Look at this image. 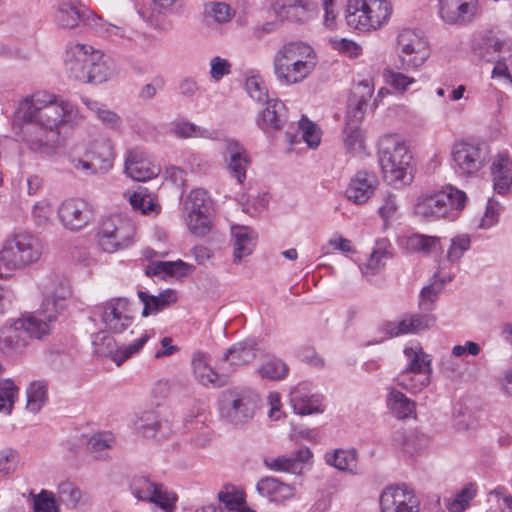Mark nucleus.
<instances>
[{"mask_svg":"<svg viewBox=\"0 0 512 512\" xmlns=\"http://www.w3.org/2000/svg\"><path fill=\"white\" fill-rule=\"evenodd\" d=\"M75 119L76 110L71 102L46 91L23 99L14 115V122L21 125L24 145L42 158L57 154L61 128Z\"/></svg>","mask_w":512,"mask_h":512,"instance_id":"nucleus-1","label":"nucleus"},{"mask_svg":"<svg viewBox=\"0 0 512 512\" xmlns=\"http://www.w3.org/2000/svg\"><path fill=\"white\" fill-rule=\"evenodd\" d=\"M125 172L133 180L145 182L157 177L161 167L148 158L143 151L130 149L125 156Z\"/></svg>","mask_w":512,"mask_h":512,"instance_id":"nucleus-23","label":"nucleus"},{"mask_svg":"<svg viewBox=\"0 0 512 512\" xmlns=\"http://www.w3.org/2000/svg\"><path fill=\"white\" fill-rule=\"evenodd\" d=\"M480 13L479 0H440L439 16L449 25L470 24Z\"/></svg>","mask_w":512,"mask_h":512,"instance_id":"nucleus-19","label":"nucleus"},{"mask_svg":"<svg viewBox=\"0 0 512 512\" xmlns=\"http://www.w3.org/2000/svg\"><path fill=\"white\" fill-rule=\"evenodd\" d=\"M83 103L87 109L106 127L110 129H119L122 121L120 116L109 109L106 104L97 100L84 98Z\"/></svg>","mask_w":512,"mask_h":512,"instance_id":"nucleus-42","label":"nucleus"},{"mask_svg":"<svg viewBox=\"0 0 512 512\" xmlns=\"http://www.w3.org/2000/svg\"><path fill=\"white\" fill-rule=\"evenodd\" d=\"M288 372L287 364L275 356H267L257 368L260 378L271 381L284 379Z\"/></svg>","mask_w":512,"mask_h":512,"instance_id":"nucleus-46","label":"nucleus"},{"mask_svg":"<svg viewBox=\"0 0 512 512\" xmlns=\"http://www.w3.org/2000/svg\"><path fill=\"white\" fill-rule=\"evenodd\" d=\"M412 155L397 135H387L379 143V163L384 180L396 188L413 180Z\"/></svg>","mask_w":512,"mask_h":512,"instance_id":"nucleus-3","label":"nucleus"},{"mask_svg":"<svg viewBox=\"0 0 512 512\" xmlns=\"http://www.w3.org/2000/svg\"><path fill=\"white\" fill-rule=\"evenodd\" d=\"M290 403L293 411L302 416L324 412L323 397L312 393L305 385H298L291 391Z\"/></svg>","mask_w":512,"mask_h":512,"instance_id":"nucleus-28","label":"nucleus"},{"mask_svg":"<svg viewBox=\"0 0 512 512\" xmlns=\"http://www.w3.org/2000/svg\"><path fill=\"white\" fill-rule=\"evenodd\" d=\"M134 234L135 227L129 218L113 214L101 220L97 237L101 249L112 253L130 245Z\"/></svg>","mask_w":512,"mask_h":512,"instance_id":"nucleus-8","label":"nucleus"},{"mask_svg":"<svg viewBox=\"0 0 512 512\" xmlns=\"http://www.w3.org/2000/svg\"><path fill=\"white\" fill-rule=\"evenodd\" d=\"M494 189L499 194L512 190V159L506 152L498 153L491 165Z\"/></svg>","mask_w":512,"mask_h":512,"instance_id":"nucleus-33","label":"nucleus"},{"mask_svg":"<svg viewBox=\"0 0 512 512\" xmlns=\"http://www.w3.org/2000/svg\"><path fill=\"white\" fill-rule=\"evenodd\" d=\"M368 31L376 30L388 22L392 6L388 0H366Z\"/></svg>","mask_w":512,"mask_h":512,"instance_id":"nucleus-38","label":"nucleus"},{"mask_svg":"<svg viewBox=\"0 0 512 512\" xmlns=\"http://www.w3.org/2000/svg\"><path fill=\"white\" fill-rule=\"evenodd\" d=\"M381 512H420V500L406 485H390L379 497Z\"/></svg>","mask_w":512,"mask_h":512,"instance_id":"nucleus-17","label":"nucleus"},{"mask_svg":"<svg viewBox=\"0 0 512 512\" xmlns=\"http://www.w3.org/2000/svg\"><path fill=\"white\" fill-rule=\"evenodd\" d=\"M115 439L110 432H99L92 435L88 441V448L93 453H101L112 447Z\"/></svg>","mask_w":512,"mask_h":512,"instance_id":"nucleus-63","label":"nucleus"},{"mask_svg":"<svg viewBox=\"0 0 512 512\" xmlns=\"http://www.w3.org/2000/svg\"><path fill=\"white\" fill-rule=\"evenodd\" d=\"M54 208L53 203L48 198H42L36 201L31 208V218L37 227H45L51 223Z\"/></svg>","mask_w":512,"mask_h":512,"instance_id":"nucleus-53","label":"nucleus"},{"mask_svg":"<svg viewBox=\"0 0 512 512\" xmlns=\"http://www.w3.org/2000/svg\"><path fill=\"white\" fill-rule=\"evenodd\" d=\"M128 199L132 208L142 214H158L160 212V206L155 198L147 193L146 189L139 188L137 191L130 193Z\"/></svg>","mask_w":512,"mask_h":512,"instance_id":"nucleus-49","label":"nucleus"},{"mask_svg":"<svg viewBox=\"0 0 512 512\" xmlns=\"http://www.w3.org/2000/svg\"><path fill=\"white\" fill-rule=\"evenodd\" d=\"M101 51L92 46L75 43L68 47L65 60L69 76L77 81L85 79L87 70L93 65V61L100 59Z\"/></svg>","mask_w":512,"mask_h":512,"instance_id":"nucleus-20","label":"nucleus"},{"mask_svg":"<svg viewBox=\"0 0 512 512\" xmlns=\"http://www.w3.org/2000/svg\"><path fill=\"white\" fill-rule=\"evenodd\" d=\"M435 322L432 315L414 314L395 321H388L383 324L384 333L390 337H398L405 334L419 333L430 328Z\"/></svg>","mask_w":512,"mask_h":512,"instance_id":"nucleus-27","label":"nucleus"},{"mask_svg":"<svg viewBox=\"0 0 512 512\" xmlns=\"http://www.w3.org/2000/svg\"><path fill=\"white\" fill-rule=\"evenodd\" d=\"M133 423L135 429L147 438L163 440L172 433L170 422L154 411L141 412L136 415Z\"/></svg>","mask_w":512,"mask_h":512,"instance_id":"nucleus-26","label":"nucleus"},{"mask_svg":"<svg viewBox=\"0 0 512 512\" xmlns=\"http://www.w3.org/2000/svg\"><path fill=\"white\" fill-rule=\"evenodd\" d=\"M325 461L328 465L338 470L346 471L353 475L359 473L357 453L355 450L337 449L332 453H327L325 455Z\"/></svg>","mask_w":512,"mask_h":512,"instance_id":"nucleus-41","label":"nucleus"},{"mask_svg":"<svg viewBox=\"0 0 512 512\" xmlns=\"http://www.w3.org/2000/svg\"><path fill=\"white\" fill-rule=\"evenodd\" d=\"M259 351L257 340L249 338L233 344L223 354L222 360L228 364L230 369L236 370L254 361Z\"/></svg>","mask_w":512,"mask_h":512,"instance_id":"nucleus-30","label":"nucleus"},{"mask_svg":"<svg viewBox=\"0 0 512 512\" xmlns=\"http://www.w3.org/2000/svg\"><path fill=\"white\" fill-rule=\"evenodd\" d=\"M222 155L230 176L235 178L239 184H243L246 180L247 169L251 164L250 155L245 147L235 139H225Z\"/></svg>","mask_w":512,"mask_h":512,"instance_id":"nucleus-21","label":"nucleus"},{"mask_svg":"<svg viewBox=\"0 0 512 512\" xmlns=\"http://www.w3.org/2000/svg\"><path fill=\"white\" fill-rule=\"evenodd\" d=\"M466 200L463 191L447 185L441 190L420 194L414 204V213L425 221L454 218L465 207Z\"/></svg>","mask_w":512,"mask_h":512,"instance_id":"nucleus-4","label":"nucleus"},{"mask_svg":"<svg viewBox=\"0 0 512 512\" xmlns=\"http://www.w3.org/2000/svg\"><path fill=\"white\" fill-rule=\"evenodd\" d=\"M268 4L281 21H304L316 8L312 0H268Z\"/></svg>","mask_w":512,"mask_h":512,"instance_id":"nucleus-24","label":"nucleus"},{"mask_svg":"<svg viewBox=\"0 0 512 512\" xmlns=\"http://www.w3.org/2000/svg\"><path fill=\"white\" fill-rule=\"evenodd\" d=\"M58 218L64 228L79 231L94 220L92 207L83 199L68 198L57 209Z\"/></svg>","mask_w":512,"mask_h":512,"instance_id":"nucleus-18","label":"nucleus"},{"mask_svg":"<svg viewBox=\"0 0 512 512\" xmlns=\"http://www.w3.org/2000/svg\"><path fill=\"white\" fill-rule=\"evenodd\" d=\"M138 296L144 304L142 315L145 317L149 314L159 312L170 303L176 301V295L171 290L162 292L158 296H150L145 292L139 291Z\"/></svg>","mask_w":512,"mask_h":512,"instance_id":"nucleus-48","label":"nucleus"},{"mask_svg":"<svg viewBox=\"0 0 512 512\" xmlns=\"http://www.w3.org/2000/svg\"><path fill=\"white\" fill-rule=\"evenodd\" d=\"M479 55L485 61L494 63L493 77H511L507 59L512 55V40L494 35L486 36Z\"/></svg>","mask_w":512,"mask_h":512,"instance_id":"nucleus-16","label":"nucleus"},{"mask_svg":"<svg viewBox=\"0 0 512 512\" xmlns=\"http://www.w3.org/2000/svg\"><path fill=\"white\" fill-rule=\"evenodd\" d=\"M132 494L139 501H147L153 503L157 512H174L177 497L174 493L162 485L150 481L146 477H134L130 484Z\"/></svg>","mask_w":512,"mask_h":512,"instance_id":"nucleus-15","label":"nucleus"},{"mask_svg":"<svg viewBox=\"0 0 512 512\" xmlns=\"http://www.w3.org/2000/svg\"><path fill=\"white\" fill-rule=\"evenodd\" d=\"M256 490L262 497L276 504H284L293 499L296 494L295 486L274 477L260 479L257 482Z\"/></svg>","mask_w":512,"mask_h":512,"instance_id":"nucleus-31","label":"nucleus"},{"mask_svg":"<svg viewBox=\"0 0 512 512\" xmlns=\"http://www.w3.org/2000/svg\"><path fill=\"white\" fill-rule=\"evenodd\" d=\"M234 263H240L244 257L249 256L256 245L257 234L251 228L242 225L233 226Z\"/></svg>","mask_w":512,"mask_h":512,"instance_id":"nucleus-35","label":"nucleus"},{"mask_svg":"<svg viewBox=\"0 0 512 512\" xmlns=\"http://www.w3.org/2000/svg\"><path fill=\"white\" fill-rule=\"evenodd\" d=\"M18 388L10 379L0 382V411L10 414L18 396Z\"/></svg>","mask_w":512,"mask_h":512,"instance_id":"nucleus-57","label":"nucleus"},{"mask_svg":"<svg viewBox=\"0 0 512 512\" xmlns=\"http://www.w3.org/2000/svg\"><path fill=\"white\" fill-rule=\"evenodd\" d=\"M403 352L407 360L403 371H432L431 358L424 352L420 344L406 346Z\"/></svg>","mask_w":512,"mask_h":512,"instance_id":"nucleus-43","label":"nucleus"},{"mask_svg":"<svg viewBox=\"0 0 512 512\" xmlns=\"http://www.w3.org/2000/svg\"><path fill=\"white\" fill-rule=\"evenodd\" d=\"M42 294L40 309L33 314L40 315L51 326L71 295L70 283L63 275H50L42 283Z\"/></svg>","mask_w":512,"mask_h":512,"instance_id":"nucleus-11","label":"nucleus"},{"mask_svg":"<svg viewBox=\"0 0 512 512\" xmlns=\"http://www.w3.org/2000/svg\"><path fill=\"white\" fill-rule=\"evenodd\" d=\"M317 56L315 50L302 41H291L281 46L273 57L276 79L283 85L303 82L315 70Z\"/></svg>","mask_w":512,"mask_h":512,"instance_id":"nucleus-2","label":"nucleus"},{"mask_svg":"<svg viewBox=\"0 0 512 512\" xmlns=\"http://www.w3.org/2000/svg\"><path fill=\"white\" fill-rule=\"evenodd\" d=\"M94 315L99 317L105 330L113 334H121L133 323L132 309L126 298H113L94 308Z\"/></svg>","mask_w":512,"mask_h":512,"instance_id":"nucleus-14","label":"nucleus"},{"mask_svg":"<svg viewBox=\"0 0 512 512\" xmlns=\"http://www.w3.org/2000/svg\"><path fill=\"white\" fill-rule=\"evenodd\" d=\"M244 86L249 96L257 102L266 103L270 100L266 83L260 75L247 77Z\"/></svg>","mask_w":512,"mask_h":512,"instance_id":"nucleus-56","label":"nucleus"},{"mask_svg":"<svg viewBox=\"0 0 512 512\" xmlns=\"http://www.w3.org/2000/svg\"><path fill=\"white\" fill-rule=\"evenodd\" d=\"M477 495V485L474 483L465 484L454 497L446 500V508L450 512H463L469 506L470 502Z\"/></svg>","mask_w":512,"mask_h":512,"instance_id":"nucleus-50","label":"nucleus"},{"mask_svg":"<svg viewBox=\"0 0 512 512\" xmlns=\"http://www.w3.org/2000/svg\"><path fill=\"white\" fill-rule=\"evenodd\" d=\"M400 69L417 70L430 56L428 41L420 30L404 28L397 36Z\"/></svg>","mask_w":512,"mask_h":512,"instance_id":"nucleus-10","label":"nucleus"},{"mask_svg":"<svg viewBox=\"0 0 512 512\" xmlns=\"http://www.w3.org/2000/svg\"><path fill=\"white\" fill-rule=\"evenodd\" d=\"M299 129L301 130V139L304 140L310 148H315L320 143V134L314 123L306 117H302L299 121Z\"/></svg>","mask_w":512,"mask_h":512,"instance_id":"nucleus-60","label":"nucleus"},{"mask_svg":"<svg viewBox=\"0 0 512 512\" xmlns=\"http://www.w3.org/2000/svg\"><path fill=\"white\" fill-rule=\"evenodd\" d=\"M149 338L150 335L147 332H142L132 343L117 347L114 338L107 330H104L94 335L92 344L97 355L108 357L119 366L133 355L138 354Z\"/></svg>","mask_w":512,"mask_h":512,"instance_id":"nucleus-13","label":"nucleus"},{"mask_svg":"<svg viewBox=\"0 0 512 512\" xmlns=\"http://www.w3.org/2000/svg\"><path fill=\"white\" fill-rule=\"evenodd\" d=\"M432 371H401L395 381L403 389L410 393H418L430 383Z\"/></svg>","mask_w":512,"mask_h":512,"instance_id":"nucleus-40","label":"nucleus"},{"mask_svg":"<svg viewBox=\"0 0 512 512\" xmlns=\"http://www.w3.org/2000/svg\"><path fill=\"white\" fill-rule=\"evenodd\" d=\"M471 240L469 235L460 234L451 239V245L447 251V259L456 262L470 248Z\"/></svg>","mask_w":512,"mask_h":512,"instance_id":"nucleus-59","label":"nucleus"},{"mask_svg":"<svg viewBox=\"0 0 512 512\" xmlns=\"http://www.w3.org/2000/svg\"><path fill=\"white\" fill-rule=\"evenodd\" d=\"M42 252L41 240L31 233L20 232L8 238L0 250V278L38 262Z\"/></svg>","mask_w":512,"mask_h":512,"instance_id":"nucleus-6","label":"nucleus"},{"mask_svg":"<svg viewBox=\"0 0 512 512\" xmlns=\"http://www.w3.org/2000/svg\"><path fill=\"white\" fill-rule=\"evenodd\" d=\"M451 277L434 280L430 285L424 287L420 293L419 306L423 310H431L433 303L443 289L446 282L451 281Z\"/></svg>","mask_w":512,"mask_h":512,"instance_id":"nucleus-54","label":"nucleus"},{"mask_svg":"<svg viewBox=\"0 0 512 512\" xmlns=\"http://www.w3.org/2000/svg\"><path fill=\"white\" fill-rule=\"evenodd\" d=\"M258 401V394L250 388L226 389L219 400L220 416L234 425L245 424L253 418Z\"/></svg>","mask_w":512,"mask_h":512,"instance_id":"nucleus-7","label":"nucleus"},{"mask_svg":"<svg viewBox=\"0 0 512 512\" xmlns=\"http://www.w3.org/2000/svg\"><path fill=\"white\" fill-rule=\"evenodd\" d=\"M313 454L309 448H301L290 455L266 458V467L273 471L300 474L305 464L311 462Z\"/></svg>","mask_w":512,"mask_h":512,"instance_id":"nucleus-29","label":"nucleus"},{"mask_svg":"<svg viewBox=\"0 0 512 512\" xmlns=\"http://www.w3.org/2000/svg\"><path fill=\"white\" fill-rule=\"evenodd\" d=\"M26 408L32 413H38L47 400V384L44 381H33L26 390Z\"/></svg>","mask_w":512,"mask_h":512,"instance_id":"nucleus-51","label":"nucleus"},{"mask_svg":"<svg viewBox=\"0 0 512 512\" xmlns=\"http://www.w3.org/2000/svg\"><path fill=\"white\" fill-rule=\"evenodd\" d=\"M344 145L353 155L365 153V141L363 133L355 123H348L344 130Z\"/></svg>","mask_w":512,"mask_h":512,"instance_id":"nucleus-52","label":"nucleus"},{"mask_svg":"<svg viewBox=\"0 0 512 512\" xmlns=\"http://www.w3.org/2000/svg\"><path fill=\"white\" fill-rule=\"evenodd\" d=\"M204 12L207 18L217 24L227 23L234 16L233 10L224 2H209L205 4Z\"/></svg>","mask_w":512,"mask_h":512,"instance_id":"nucleus-55","label":"nucleus"},{"mask_svg":"<svg viewBox=\"0 0 512 512\" xmlns=\"http://www.w3.org/2000/svg\"><path fill=\"white\" fill-rule=\"evenodd\" d=\"M400 246L410 253L431 254L440 249V239L435 236L412 234L402 237Z\"/></svg>","mask_w":512,"mask_h":512,"instance_id":"nucleus-37","label":"nucleus"},{"mask_svg":"<svg viewBox=\"0 0 512 512\" xmlns=\"http://www.w3.org/2000/svg\"><path fill=\"white\" fill-rule=\"evenodd\" d=\"M58 495L61 502L67 506H76L81 498L80 490L70 481H63L58 486Z\"/></svg>","mask_w":512,"mask_h":512,"instance_id":"nucleus-61","label":"nucleus"},{"mask_svg":"<svg viewBox=\"0 0 512 512\" xmlns=\"http://www.w3.org/2000/svg\"><path fill=\"white\" fill-rule=\"evenodd\" d=\"M382 244H384V241L378 243L380 246L373 250L368 262L363 267H361V271L365 277L376 274L380 269L384 267L383 259L387 257V252L385 248L382 247Z\"/></svg>","mask_w":512,"mask_h":512,"instance_id":"nucleus-58","label":"nucleus"},{"mask_svg":"<svg viewBox=\"0 0 512 512\" xmlns=\"http://www.w3.org/2000/svg\"><path fill=\"white\" fill-rule=\"evenodd\" d=\"M193 372L196 379L202 385H216L219 379L217 372L209 365L208 356L202 352H196L192 359Z\"/></svg>","mask_w":512,"mask_h":512,"instance_id":"nucleus-45","label":"nucleus"},{"mask_svg":"<svg viewBox=\"0 0 512 512\" xmlns=\"http://www.w3.org/2000/svg\"><path fill=\"white\" fill-rule=\"evenodd\" d=\"M83 83H96L100 84L112 79L115 75L114 62L101 52V57L93 61V65L87 70Z\"/></svg>","mask_w":512,"mask_h":512,"instance_id":"nucleus-39","label":"nucleus"},{"mask_svg":"<svg viewBox=\"0 0 512 512\" xmlns=\"http://www.w3.org/2000/svg\"><path fill=\"white\" fill-rule=\"evenodd\" d=\"M211 199L206 190L193 189L184 202L186 224L195 236L203 237L211 229Z\"/></svg>","mask_w":512,"mask_h":512,"instance_id":"nucleus-12","label":"nucleus"},{"mask_svg":"<svg viewBox=\"0 0 512 512\" xmlns=\"http://www.w3.org/2000/svg\"><path fill=\"white\" fill-rule=\"evenodd\" d=\"M85 156L91 161H97L100 172H106L112 168L115 159L114 145L110 139L99 138L90 142Z\"/></svg>","mask_w":512,"mask_h":512,"instance_id":"nucleus-34","label":"nucleus"},{"mask_svg":"<svg viewBox=\"0 0 512 512\" xmlns=\"http://www.w3.org/2000/svg\"><path fill=\"white\" fill-rule=\"evenodd\" d=\"M85 8L77 1H60L54 7L53 21L61 29L72 30L82 22Z\"/></svg>","mask_w":512,"mask_h":512,"instance_id":"nucleus-32","label":"nucleus"},{"mask_svg":"<svg viewBox=\"0 0 512 512\" xmlns=\"http://www.w3.org/2000/svg\"><path fill=\"white\" fill-rule=\"evenodd\" d=\"M218 500L229 511L256 512L246 504L243 491L239 490L235 486H225L220 490L218 493Z\"/></svg>","mask_w":512,"mask_h":512,"instance_id":"nucleus-44","label":"nucleus"},{"mask_svg":"<svg viewBox=\"0 0 512 512\" xmlns=\"http://www.w3.org/2000/svg\"><path fill=\"white\" fill-rule=\"evenodd\" d=\"M268 202L269 197L267 194H258L241 202L242 211L250 216H257L267 208Z\"/></svg>","mask_w":512,"mask_h":512,"instance_id":"nucleus-62","label":"nucleus"},{"mask_svg":"<svg viewBox=\"0 0 512 512\" xmlns=\"http://www.w3.org/2000/svg\"><path fill=\"white\" fill-rule=\"evenodd\" d=\"M384 77L388 84L401 92L406 91L410 85L416 82L413 77H409L404 73L396 72L391 69L385 70Z\"/></svg>","mask_w":512,"mask_h":512,"instance_id":"nucleus-64","label":"nucleus"},{"mask_svg":"<svg viewBox=\"0 0 512 512\" xmlns=\"http://www.w3.org/2000/svg\"><path fill=\"white\" fill-rule=\"evenodd\" d=\"M287 122V109L279 99L266 102V107L256 117L257 126L267 135L280 131Z\"/></svg>","mask_w":512,"mask_h":512,"instance_id":"nucleus-25","label":"nucleus"},{"mask_svg":"<svg viewBox=\"0 0 512 512\" xmlns=\"http://www.w3.org/2000/svg\"><path fill=\"white\" fill-rule=\"evenodd\" d=\"M51 332L48 322L38 314L29 313L0 328V350L8 355L21 352L30 338L43 339Z\"/></svg>","mask_w":512,"mask_h":512,"instance_id":"nucleus-5","label":"nucleus"},{"mask_svg":"<svg viewBox=\"0 0 512 512\" xmlns=\"http://www.w3.org/2000/svg\"><path fill=\"white\" fill-rule=\"evenodd\" d=\"M366 5V0H348L345 18L350 27L368 31Z\"/></svg>","mask_w":512,"mask_h":512,"instance_id":"nucleus-47","label":"nucleus"},{"mask_svg":"<svg viewBox=\"0 0 512 512\" xmlns=\"http://www.w3.org/2000/svg\"><path fill=\"white\" fill-rule=\"evenodd\" d=\"M489 150L484 143L459 140L451 147V163L460 176L477 174L488 162Z\"/></svg>","mask_w":512,"mask_h":512,"instance_id":"nucleus-9","label":"nucleus"},{"mask_svg":"<svg viewBox=\"0 0 512 512\" xmlns=\"http://www.w3.org/2000/svg\"><path fill=\"white\" fill-rule=\"evenodd\" d=\"M378 184L379 180L374 172L367 170L357 171L347 185L345 196L354 204H365L374 195Z\"/></svg>","mask_w":512,"mask_h":512,"instance_id":"nucleus-22","label":"nucleus"},{"mask_svg":"<svg viewBox=\"0 0 512 512\" xmlns=\"http://www.w3.org/2000/svg\"><path fill=\"white\" fill-rule=\"evenodd\" d=\"M386 406L390 413L399 420L416 416V403L395 388H389Z\"/></svg>","mask_w":512,"mask_h":512,"instance_id":"nucleus-36","label":"nucleus"}]
</instances>
